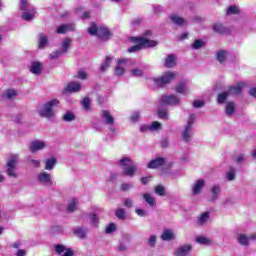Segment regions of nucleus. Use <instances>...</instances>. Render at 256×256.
Segmentation results:
<instances>
[{
    "instance_id": "1",
    "label": "nucleus",
    "mask_w": 256,
    "mask_h": 256,
    "mask_svg": "<svg viewBox=\"0 0 256 256\" xmlns=\"http://www.w3.org/2000/svg\"><path fill=\"white\" fill-rule=\"evenodd\" d=\"M131 41L136 43V45L128 48V53H137L141 49L146 47H157L158 42L155 40L148 39L146 37H132Z\"/></svg>"
},
{
    "instance_id": "2",
    "label": "nucleus",
    "mask_w": 256,
    "mask_h": 256,
    "mask_svg": "<svg viewBox=\"0 0 256 256\" xmlns=\"http://www.w3.org/2000/svg\"><path fill=\"white\" fill-rule=\"evenodd\" d=\"M59 105V100L53 99L50 100L43 105L39 106L37 108V113L40 115V117H44L45 119H53L55 117V107Z\"/></svg>"
},
{
    "instance_id": "3",
    "label": "nucleus",
    "mask_w": 256,
    "mask_h": 256,
    "mask_svg": "<svg viewBox=\"0 0 256 256\" xmlns=\"http://www.w3.org/2000/svg\"><path fill=\"white\" fill-rule=\"evenodd\" d=\"M196 117L197 116L195 114H190L187 123L181 129L184 143H191V140L193 139V125H195Z\"/></svg>"
},
{
    "instance_id": "4",
    "label": "nucleus",
    "mask_w": 256,
    "mask_h": 256,
    "mask_svg": "<svg viewBox=\"0 0 256 256\" xmlns=\"http://www.w3.org/2000/svg\"><path fill=\"white\" fill-rule=\"evenodd\" d=\"M20 9L24 11L21 16L23 21H33V19H35L37 11L35 7L29 3V0H20Z\"/></svg>"
},
{
    "instance_id": "5",
    "label": "nucleus",
    "mask_w": 256,
    "mask_h": 256,
    "mask_svg": "<svg viewBox=\"0 0 256 256\" xmlns=\"http://www.w3.org/2000/svg\"><path fill=\"white\" fill-rule=\"evenodd\" d=\"M119 166L123 169V175L126 177H134L137 173V166L133 163V160L129 157H123L119 160Z\"/></svg>"
},
{
    "instance_id": "6",
    "label": "nucleus",
    "mask_w": 256,
    "mask_h": 256,
    "mask_svg": "<svg viewBox=\"0 0 256 256\" xmlns=\"http://www.w3.org/2000/svg\"><path fill=\"white\" fill-rule=\"evenodd\" d=\"M19 161V155L14 154L10 156L7 162V176L12 177V179H17V172H15V167H17V162Z\"/></svg>"
},
{
    "instance_id": "7",
    "label": "nucleus",
    "mask_w": 256,
    "mask_h": 256,
    "mask_svg": "<svg viewBox=\"0 0 256 256\" xmlns=\"http://www.w3.org/2000/svg\"><path fill=\"white\" fill-rule=\"evenodd\" d=\"M173 79H175V73L166 72L161 77L155 78L154 81L158 87H165V85H169Z\"/></svg>"
},
{
    "instance_id": "8",
    "label": "nucleus",
    "mask_w": 256,
    "mask_h": 256,
    "mask_svg": "<svg viewBox=\"0 0 256 256\" xmlns=\"http://www.w3.org/2000/svg\"><path fill=\"white\" fill-rule=\"evenodd\" d=\"M38 183L44 187H53V178L50 173L40 172L36 177Z\"/></svg>"
},
{
    "instance_id": "9",
    "label": "nucleus",
    "mask_w": 256,
    "mask_h": 256,
    "mask_svg": "<svg viewBox=\"0 0 256 256\" xmlns=\"http://www.w3.org/2000/svg\"><path fill=\"white\" fill-rule=\"evenodd\" d=\"M161 105H179L181 100L175 94L164 95L160 99Z\"/></svg>"
},
{
    "instance_id": "10",
    "label": "nucleus",
    "mask_w": 256,
    "mask_h": 256,
    "mask_svg": "<svg viewBox=\"0 0 256 256\" xmlns=\"http://www.w3.org/2000/svg\"><path fill=\"white\" fill-rule=\"evenodd\" d=\"M54 249H55V252L57 253V255H61V256H73V255H75V253L73 252V249L67 248L63 244H57L54 247Z\"/></svg>"
},
{
    "instance_id": "11",
    "label": "nucleus",
    "mask_w": 256,
    "mask_h": 256,
    "mask_svg": "<svg viewBox=\"0 0 256 256\" xmlns=\"http://www.w3.org/2000/svg\"><path fill=\"white\" fill-rule=\"evenodd\" d=\"M165 163H167V159L163 157H158L150 160L147 163V169H159V167H163Z\"/></svg>"
},
{
    "instance_id": "12",
    "label": "nucleus",
    "mask_w": 256,
    "mask_h": 256,
    "mask_svg": "<svg viewBox=\"0 0 256 256\" xmlns=\"http://www.w3.org/2000/svg\"><path fill=\"white\" fill-rule=\"evenodd\" d=\"M47 147V143L41 140H34L30 144V151L31 153H37V151H42V149H45Z\"/></svg>"
},
{
    "instance_id": "13",
    "label": "nucleus",
    "mask_w": 256,
    "mask_h": 256,
    "mask_svg": "<svg viewBox=\"0 0 256 256\" xmlns=\"http://www.w3.org/2000/svg\"><path fill=\"white\" fill-rule=\"evenodd\" d=\"M101 117L106 125H110V127L115 125V118H113V115L108 110H102Z\"/></svg>"
},
{
    "instance_id": "14",
    "label": "nucleus",
    "mask_w": 256,
    "mask_h": 256,
    "mask_svg": "<svg viewBox=\"0 0 256 256\" xmlns=\"http://www.w3.org/2000/svg\"><path fill=\"white\" fill-rule=\"evenodd\" d=\"M219 195H221V186L219 184H215L211 188V197L209 199L210 203H215V201L219 199Z\"/></svg>"
},
{
    "instance_id": "15",
    "label": "nucleus",
    "mask_w": 256,
    "mask_h": 256,
    "mask_svg": "<svg viewBox=\"0 0 256 256\" xmlns=\"http://www.w3.org/2000/svg\"><path fill=\"white\" fill-rule=\"evenodd\" d=\"M111 31L105 27H100L98 29L97 37L101 39V41H109L111 39Z\"/></svg>"
},
{
    "instance_id": "16",
    "label": "nucleus",
    "mask_w": 256,
    "mask_h": 256,
    "mask_svg": "<svg viewBox=\"0 0 256 256\" xmlns=\"http://www.w3.org/2000/svg\"><path fill=\"white\" fill-rule=\"evenodd\" d=\"M209 217H211V212L202 213L196 221L197 227H204V225H207V222L209 221Z\"/></svg>"
},
{
    "instance_id": "17",
    "label": "nucleus",
    "mask_w": 256,
    "mask_h": 256,
    "mask_svg": "<svg viewBox=\"0 0 256 256\" xmlns=\"http://www.w3.org/2000/svg\"><path fill=\"white\" fill-rule=\"evenodd\" d=\"M203 187H205V180L199 179V180L192 186V195H200L201 191H203Z\"/></svg>"
},
{
    "instance_id": "18",
    "label": "nucleus",
    "mask_w": 256,
    "mask_h": 256,
    "mask_svg": "<svg viewBox=\"0 0 256 256\" xmlns=\"http://www.w3.org/2000/svg\"><path fill=\"white\" fill-rule=\"evenodd\" d=\"M243 87H245V84L242 82L238 83L235 86H231L227 91L228 95H241V92L243 91Z\"/></svg>"
},
{
    "instance_id": "19",
    "label": "nucleus",
    "mask_w": 256,
    "mask_h": 256,
    "mask_svg": "<svg viewBox=\"0 0 256 256\" xmlns=\"http://www.w3.org/2000/svg\"><path fill=\"white\" fill-rule=\"evenodd\" d=\"M68 31H75V25L74 24H62L58 27L56 30V33L59 35H64L65 33H68Z\"/></svg>"
},
{
    "instance_id": "20",
    "label": "nucleus",
    "mask_w": 256,
    "mask_h": 256,
    "mask_svg": "<svg viewBox=\"0 0 256 256\" xmlns=\"http://www.w3.org/2000/svg\"><path fill=\"white\" fill-rule=\"evenodd\" d=\"M30 73H33V75H41V73H43V64L40 62H32L30 66Z\"/></svg>"
},
{
    "instance_id": "21",
    "label": "nucleus",
    "mask_w": 256,
    "mask_h": 256,
    "mask_svg": "<svg viewBox=\"0 0 256 256\" xmlns=\"http://www.w3.org/2000/svg\"><path fill=\"white\" fill-rule=\"evenodd\" d=\"M65 91H68V93H79L81 91V84L79 82H70L65 87Z\"/></svg>"
},
{
    "instance_id": "22",
    "label": "nucleus",
    "mask_w": 256,
    "mask_h": 256,
    "mask_svg": "<svg viewBox=\"0 0 256 256\" xmlns=\"http://www.w3.org/2000/svg\"><path fill=\"white\" fill-rule=\"evenodd\" d=\"M191 249H193L191 245H184L182 247H179L175 251V256H187L189 255V253H191Z\"/></svg>"
},
{
    "instance_id": "23",
    "label": "nucleus",
    "mask_w": 256,
    "mask_h": 256,
    "mask_svg": "<svg viewBox=\"0 0 256 256\" xmlns=\"http://www.w3.org/2000/svg\"><path fill=\"white\" fill-rule=\"evenodd\" d=\"M176 93H180L181 95H189L191 90H189V86L185 82H180L176 88H175Z\"/></svg>"
},
{
    "instance_id": "24",
    "label": "nucleus",
    "mask_w": 256,
    "mask_h": 256,
    "mask_svg": "<svg viewBox=\"0 0 256 256\" xmlns=\"http://www.w3.org/2000/svg\"><path fill=\"white\" fill-rule=\"evenodd\" d=\"M38 45L39 49H45L47 45H49V38H47V35L45 33H40L38 35Z\"/></svg>"
},
{
    "instance_id": "25",
    "label": "nucleus",
    "mask_w": 256,
    "mask_h": 256,
    "mask_svg": "<svg viewBox=\"0 0 256 256\" xmlns=\"http://www.w3.org/2000/svg\"><path fill=\"white\" fill-rule=\"evenodd\" d=\"M142 197L144 201H146L147 205H149L150 207H157V200L155 199V197H153V195H151L150 193H144Z\"/></svg>"
},
{
    "instance_id": "26",
    "label": "nucleus",
    "mask_w": 256,
    "mask_h": 256,
    "mask_svg": "<svg viewBox=\"0 0 256 256\" xmlns=\"http://www.w3.org/2000/svg\"><path fill=\"white\" fill-rule=\"evenodd\" d=\"M170 19L172 23H174L175 25H179L180 27H183V25H187V21L179 15L172 14L170 15Z\"/></svg>"
},
{
    "instance_id": "27",
    "label": "nucleus",
    "mask_w": 256,
    "mask_h": 256,
    "mask_svg": "<svg viewBox=\"0 0 256 256\" xmlns=\"http://www.w3.org/2000/svg\"><path fill=\"white\" fill-rule=\"evenodd\" d=\"M237 241L239 245H242L243 247H249L250 245V238L245 234H238Z\"/></svg>"
},
{
    "instance_id": "28",
    "label": "nucleus",
    "mask_w": 256,
    "mask_h": 256,
    "mask_svg": "<svg viewBox=\"0 0 256 256\" xmlns=\"http://www.w3.org/2000/svg\"><path fill=\"white\" fill-rule=\"evenodd\" d=\"M227 55L228 53L226 50H219L216 53V59L221 65H225V61H227Z\"/></svg>"
},
{
    "instance_id": "29",
    "label": "nucleus",
    "mask_w": 256,
    "mask_h": 256,
    "mask_svg": "<svg viewBox=\"0 0 256 256\" xmlns=\"http://www.w3.org/2000/svg\"><path fill=\"white\" fill-rule=\"evenodd\" d=\"M162 241H171L175 239V234L173 233V230L171 229H166L163 231L161 235Z\"/></svg>"
},
{
    "instance_id": "30",
    "label": "nucleus",
    "mask_w": 256,
    "mask_h": 256,
    "mask_svg": "<svg viewBox=\"0 0 256 256\" xmlns=\"http://www.w3.org/2000/svg\"><path fill=\"white\" fill-rule=\"evenodd\" d=\"M175 65H177L175 56L173 54L168 55L165 59V67H167V69H171L172 67H175Z\"/></svg>"
},
{
    "instance_id": "31",
    "label": "nucleus",
    "mask_w": 256,
    "mask_h": 256,
    "mask_svg": "<svg viewBox=\"0 0 256 256\" xmlns=\"http://www.w3.org/2000/svg\"><path fill=\"white\" fill-rule=\"evenodd\" d=\"M225 113L227 117H231L235 114V102H228L225 106Z\"/></svg>"
},
{
    "instance_id": "32",
    "label": "nucleus",
    "mask_w": 256,
    "mask_h": 256,
    "mask_svg": "<svg viewBox=\"0 0 256 256\" xmlns=\"http://www.w3.org/2000/svg\"><path fill=\"white\" fill-rule=\"evenodd\" d=\"M74 235H76V237H79L80 239H85L87 235V229L82 227H76L74 229Z\"/></svg>"
},
{
    "instance_id": "33",
    "label": "nucleus",
    "mask_w": 256,
    "mask_h": 256,
    "mask_svg": "<svg viewBox=\"0 0 256 256\" xmlns=\"http://www.w3.org/2000/svg\"><path fill=\"white\" fill-rule=\"evenodd\" d=\"M57 165V160L55 158H49L45 162L46 171H52V169Z\"/></svg>"
},
{
    "instance_id": "34",
    "label": "nucleus",
    "mask_w": 256,
    "mask_h": 256,
    "mask_svg": "<svg viewBox=\"0 0 256 256\" xmlns=\"http://www.w3.org/2000/svg\"><path fill=\"white\" fill-rule=\"evenodd\" d=\"M154 192L156 195H159V197H165L167 195V191L165 190V186L159 184L155 186Z\"/></svg>"
},
{
    "instance_id": "35",
    "label": "nucleus",
    "mask_w": 256,
    "mask_h": 256,
    "mask_svg": "<svg viewBox=\"0 0 256 256\" xmlns=\"http://www.w3.org/2000/svg\"><path fill=\"white\" fill-rule=\"evenodd\" d=\"M17 95H19V91L16 89H7L4 93L6 99H13L14 97H17Z\"/></svg>"
},
{
    "instance_id": "36",
    "label": "nucleus",
    "mask_w": 256,
    "mask_h": 256,
    "mask_svg": "<svg viewBox=\"0 0 256 256\" xmlns=\"http://www.w3.org/2000/svg\"><path fill=\"white\" fill-rule=\"evenodd\" d=\"M230 94L228 91H224L220 94H218L217 96V102L219 103V105H223V103H225L227 101V97H229Z\"/></svg>"
},
{
    "instance_id": "37",
    "label": "nucleus",
    "mask_w": 256,
    "mask_h": 256,
    "mask_svg": "<svg viewBox=\"0 0 256 256\" xmlns=\"http://www.w3.org/2000/svg\"><path fill=\"white\" fill-rule=\"evenodd\" d=\"M78 203H79V201L77 199H75V198L71 199L67 206L68 213H73V211H75Z\"/></svg>"
},
{
    "instance_id": "38",
    "label": "nucleus",
    "mask_w": 256,
    "mask_h": 256,
    "mask_svg": "<svg viewBox=\"0 0 256 256\" xmlns=\"http://www.w3.org/2000/svg\"><path fill=\"white\" fill-rule=\"evenodd\" d=\"M203 47H205V41L202 39L194 40V43L191 45V48L194 50L203 49Z\"/></svg>"
},
{
    "instance_id": "39",
    "label": "nucleus",
    "mask_w": 256,
    "mask_h": 256,
    "mask_svg": "<svg viewBox=\"0 0 256 256\" xmlns=\"http://www.w3.org/2000/svg\"><path fill=\"white\" fill-rule=\"evenodd\" d=\"M71 43L73 40L71 38H65L62 42V52L67 53L69 51V47H71Z\"/></svg>"
},
{
    "instance_id": "40",
    "label": "nucleus",
    "mask_w": 256,
    "mask_h": 256,
    "mask_svg": "<svg viewBox=\"0 0 256 256\" xmlns=\"http://www.w3.org/2000/svg\"><path fill=\"white\" fill-rule=\"evenodd\" d=\"M75 119H76V116L71 111H67L63 116V121H65L66 123H70L71 121H75Z\"/></svg>"
},
{
    "instance_id": "41",
    "label": "nucleus",
    "mask_w": 256,
    "mask_h": 256,
    "mask_svg": "<svg viewBox=\"0 0 256 256\" xmlns=\"http://www.w3.org/2000/svg\"><path fill=\"white\" fill-rule=\"evenodd\" d=\"M213 31L215 33H219L220 35H223L224 33H227V28L221 24H215L213 26Z\"/></svg>"
},
{
    "instance_id": "42",
    "label": "nucleus",
    "mask_w": 256,
    "mask_h": 256,
    "mask_svg": "<svg viewBox=\"0 0 256 256\" xmlns=\"http://www.w3.org/2000/svg\"><path fill=\"white\" fill-rule=\"evenodd\" d=\"M87 32L89 33V35H92V36L98 35L99 27H97V24L92 23L90 27L87 29Z\"/></svg>"
},
{
    "instance_id": "43",
    "label": "nucleus",
    "mask_w": 256,
    "mask_h": 256,
    "mask_svg": "<svg viewBox=\"0 0 256 256\" xmlns=\"http://www.w3.org/2000/svg\"><path fill=\"white\" fill-rule=\"evenodd\" d=\"M111 61H113V58L106 56L104 63L100 66V71H107V67L111 66Z\"/></svg>"
},
{
    "instance_id": "44",
    "label": "nucleus",
    "mask_w": 256,
    "mask_h": 256,
    "mask_svg": "<svg viewBox=\"0 0 256 256\" xmlns=\"http://www.w3.org/2000/svg\"><path fill=\"white\" fill-rule=\"evenodd\" d=\"M81 105L85 111H89L91 109V99L89 97H85L82 100Z\"/></svg>"
},
{
    "instance_id": "45",
    "label": "nucleus",
    "mask_w": 256,
    "mask_h": 256,
    "mask_svg": "<svg viewBox=\"0 0 256 256\" xmlns=\"http://www.w3.org/2000/svg\"><path fill=\"white\" fill-rule=\"evenodd\" d=\"M235 173H237V169L230 168V170L226 173L227 181H235Z\"/></svg>"
},
{
    "instance_id": "46",
    "label": "nucleus",
    "mask_w": 256,
    "mask_h": 256,
    "mask_svg": "<svg viewBox=\"0 0 256 256\" xmlns=\"http://www.w3.org/2000/svg\"><path fill=\"white\" fill-rule=\"evenodd\" d=\"M196 241L200 244V245H211V240L207 237L204 236H198L196 238Z\"/></svg>"
},
{
    "instance_id": "47",
    "label": "nucleus",
    "mask_w": 256,
    "mask_h": 256,
    "mask_svg": "<svg viewBox=\"0 0 256 256\" xmlns=\"http://www.w3.org/2000/svg\"><path fill=\"white\" fill-rule=\"evenodd\" d=\"M115 216L118 218V219H125L126 217V211L124 208H119L116 210L115 212Z\"/></svg>"
},
{
    "instance_id": "48",
    "label": "nucleus",
    "mask_w": 256,
    "mask_h": 256,
    "mask_svg": "<svg viewBox=\"0 0 256 256\" xmlns=\"http://www.w3.org/2000/svg\"><path fill=\"white\" fill-rule=\"evenodd\" d=\"M63 54H64L63 51H61V50H56V51L52 52V53L49 55V58H50L52 61H54L55 59H59V57H60L61 55H63Z\"/></svg>"
},
{
    "instance_id": "49",
    "label": "nucleus",
    "mask_w": 256,
    "mask_h": 256,
    "mask_svg": "<svg viewBox=\"0 0 256 256\" xmlns=\"http://www.w3.org/2000/svg\"><path fill=\"white\" fill-rule=\"evenodd\" d=\"M117 231V225L115 223H111L106 227V234L111 235V233H115Z\"/></svg>"
},
{
    "instance_id": "50",
    "label": "nucleus",
    "mask_w": 256,
    "mask_h": 256,
    "mask_svg": "<svg viewBox=\"0 0 256 256\" xmlns=\"http://www.w3.org/2000/svg\"><path fill=\"white\" fill-rule=\"evenodd\" d=\"M239 14V8L237 6H230L227 9V15H237Z\"/></svg>"
},
{
    "instance_id": "51",
    "label": "nucleus",
    "mask_w": 256,
    "mask_h": 256,
    "mask_svg": "<svg viewBox=\"0 0 256 256\" xmlns=\"http://www.w3.org/2000/svg\"><path fill=\"white\" fill-rule=\"evenodd\" d=\"M130 73L132 77H143V70L139 68L132 69Z\"/></svg>"
},
{
    "instance_id": "52",
    "label": "nucleus",
    "mask_w": 256,
    "mask_h": 256,
    "mask_svg": "<svg viewBox=\"0 0 256 256\" xmlns=\"http://www.w3.org/2000/svg\"><path fill=\"white\" fill-rule=\"evenodd\" d=\"M135 213L137 214L138 217H147V215H149V212L141 208H136Z\"/></svg>"
},
{
    "instance_id": "53",
    "label": "nucleus",
    "mask_w": 256,
    "mask_h": 256,
    "mask_svg": "<svg viewBox=\"0 0 256 256\" xmlns=\"http://www.w3.org/2000/svg\"><path fill=\"white\" fill-rule=\"evenodd\" d=\"M90 221L92 225H94V227H97V225H99V216H97L96 214H91Z\"/></svg>"
},
{
    "instance_id": "54",
    "label": "nucleus",
    "mask_w": 256,
    "mask_h": 256,
    "mask_svg": "<svg viewBox=\"0 0 256 256\" xmlns=\"http://www.w3.org/2000/svg\"><path fill=\"white\" fill-rule=\"evenodd\" d=\"M125 74V68L121 67V66H116L115 69V75L116 77H122V75Z\"/></svg>"
},
{
    "instance_id": "55",
    "label": "nucleus",
    "mask_w": 256,
    "mask_h": 256,
    "mask_svg": "<svg viewBox=\"0 0 256 256\" xmlns=\"http://www.w3.org/2000/svg\"><path fill=\"white\" fill-rule=\"evenodd\" d=\"M150 131H157L158 129H161V123L154 121L152 124L149 126Z\"/></svg>"
},
{
    "instance_id": "56",
    "label": "nucleus",
    "mask_w": 256,
    "mask_h": 256,
    "mask_svg": "<svg viewBox=\"0 0 256 256\" xmlns=\"http://www.w3.org/2000/svg\"><path fill=\"white\" fill-rule=\"evenodd\" d=\"M139 119H141V113L133 112L132 115H131V122L132 123H137V121H139Z\"/></svg>"
},
{
    "instance_id": "57",
    "label": "nucleus",
    "mask_w": 256,
    "mask_h": 256,
    "mask_svg": "<svg viewBox=\"0 0 256 256\" xmlns=\"http://www.w3.org/2000/svg\"><path fill=\"white\" fill-rule=\"evenodd\" d=\"M156 244H157V236L155 235L150 236V238L148 239L149 247H155Z\"/></svg>"
},
{
    "instance_id": "58",
    "label": "nucleus",
    "mask_w": 256,
    "mask_h": 256,
    "mask_svg": "<svg viewBox=\"0 0 256 256\" xmlns=\"http://www.w3.org/2000/svg\"><path fill=\"white\" fill-rule=\"evenodd\" d=\"M124 207H127V209H131L133 207V199L131 198H124Z\"/></svg>"
},
{
    "instance_id": "59",
    "label": "nucleus",
    "mask_w": 256,
    "mask_h": 256,
    "mask_svg": "<svg viewBox=\"0 0 256 256\" xmlns=\"http://www.w3.org/2000/svg\"><path fill=\"white\" fill-rule=\"evenodd\" d=\"M158 117H159L160 119H167V117H168V112H167V110H161V109H159V110H158Z\"/></svg>"
},
{
    "instance_id": "60",
    "label": "nucleus",
    "mask_w": 256,
    "mask_h": 256,
    "mask_svg": "<svg viewBox=\"0 0 256 256\" xmlns=\"http://www.w3.org/2000/svg\"><path fill=\"white\" fill-rule=\"evenodd\" d=\"M77 78L82 79V81H85L87 79V72L83 70L78 71Z\"/></svg>"
},
{
    "instance_id": "61",
    "label": "nucleus",
    "mask_w": 256,
    "mask_h": 256,
    "mask_svg": "<svg viewBox=\"0 0 256 256\" xmlns=\"http://www.w3.org/2000/svg\"><path fill=\"white\" fill-rule=\"evenodd\" d=\"M245 159H246L245 154H240L235 159V163H238V164L245 163Z\"/></svg>"
},
{
    "instance_id": "62",
    "label": "nucleus",
    "mask_w": 256,
    "mask_h": 256,
    "mask_svg": "<svg viewBox=\"0 0 256 256\" xmlns=\"http://www.w3.org/2000/svg\"><path fill=\"white\" fill-rule=\"evenodd\" d=\"M193 105H194V107H195L196 109H199V108H201V107H203V106L205 105V102L199 101V100H195V101L193 102Z\"/></svg>"
},
{
    "instance_id": "63",
    "label": "nucleus",
    "mask_w": 256,
    "mask_h": 256,
    "mask_svg": "<svg viewBox=\"0 0 256 256\" xmlns=\"http://www.w3.org/2000/svg\"><path fill=\"white\" fill-rule=\"evenodd\" d=\"M153 11L156 15H159L163 11V7L161 5L153 6Z\"/></svg>"
},
{
    "instance_id": "64",
    "label": "nucleus",
    "mask_w": 256,
    "mask_h": 256,
    "mask_svg": "<svg viewBox=\"0 0 256 256\" xmlns=\"http://www.w3.org/2000/svg\"><path fill=\"white\" fill-rule=\"evenodd\" d=\"M131 187H133L131 184H129V183H124V184H122L121 189H122L123 191H129V189H131Z\"/></svg>"
}]
</instances>
